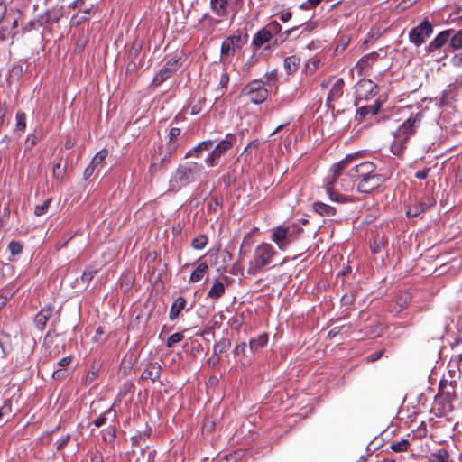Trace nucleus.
<instances>
[{"instance_id": "0eeeda50", "label": "nucleus", "mask_w": 462, "mask_h": 462, "mask_svg": "<svg viewBox=\"0 0 462 462\" xmlns=\"http://www.w3.org/2000/svg\"><path fill=\"white\" fill-rule=\"evenodd\" d=\"M281 30L282 26L280 23L276 21H273L254 34L252 44L254 47L259 48L264 43L269 42L274 35L281 32Z\"/></svg>"}, {"instance_id": "2f4dec72", "label": "nucleus", "mask_w": 462, "mask_h": 462, "mask_svg": "<svg viewBox=\"0 0 462 462\" xmlns=\"http://www.w3.org/2000/svg\"><path fill=\"white\" fill-rule=\"evenodd\" d=\"M213 141L207 140L199 143L192 152H189L188 155H191L192 152H194L197 156L199 155V152L201 151H208L213 147Z\"/></svg>"}, {"instance_id": "37998d69", "label": "nucleus", "mask_w": 462, "mask_h": 462, "mask_svg": "<svg viewBox=\"0 0 462 462\" xmlns=\"http://www.w3.org/2000/svg\"><path fill=\"white\" fill-rule=\"evenodd\" d=\"M8 248L13 255H17L22 253L23 246L17 241L10 242Z\"/></svg>"}, {"instance_id": "6e6552de", "label": "nucleus", "mask_w": 462, "mask_h": 462, "mask_svg": "<svg viewBox=\"0 0 462 462\" xmlns=\"http://www.w3.org/2000/svg\"><path fill=\"white\" fill-rule=\"evenodd\" d=\"M271 239L280 250H285L294 241L295 236L291 232L290 226H279L273 229Z\"/></svg>"}, {"instance_id": "09e8293b", "label": "nucleus", "mask_w": 462, "mask_h": 462, "mask_svg": "<svg viewBox=\"0 0 462 462\" xmlns=\"http://www.w3.org/2000/svg\"><path fill=\"white\" fill-rule=\"evenodd\" d=\"M95 171H97V170L91 164H89L84 171V179L88 180L91 176H93Z\"/></svg>"}, {"instance_id": "f03ea898", "label": "nucleus", "mask_w": 462, "mask_h": 462, "mask_svg": "<svg viewBox=\"0 0 462 462\" xmlns=\"http://www.w3.org/2000/svg\"><path fill=\"white\" fill-rule=\"evenodd\" d=\"M276 251L271 244L262 242L254 250L248 263L247 273L255 276L261 273L276 255Z\"/></svg>"}, {"instance_id": "7c9ffc66", "label": "nucleus", "mask_w": 462, "mask_h": 462, "mask_svg": "<svg viewBox=\"0 0 462 462\" xmlns=\"http://www.w3.org/2000/svg\"><path fill=\"white\" fill-rule=\"evenodd\" d=\"M449 47L452 49V51L459 50L462 48V29L459 30L455 33L453 37H450L449 41Z\"/></svg>"}, {"instance_id": "9b49d317", "label": "nucleus", "mask_w": 462, "mask_h": 462, "mask_svg": "<svg viewBox=\"0 0 462 462\" xmlns=\"http://www.w3.org/2000/svg\"><path fill=\"white\" fill-rule=\"evenodd\" d=\"M375 165L372 162H363L354 167L348 172L353 181L357 182L361 179H366L375 173Z\"/></svg>"}, {"instance_id": "69168bd1", "label": "nucleus", "mask_w": 462, "mask_h": 462, "mask_svg": "<svg viewBox=\"0 0 462 462\" xmlns=\"http://www.w3.org/2000/svg\"><path fill=\"white\" fill-rule=\"evenodd\" d=\"M291 18V12H284L281 14L280 19L282 22L286 23Z\"/></svg>"}, {"instance_id": "bb28decb", "label": "nucleus", "mask_w": 462, "mask_h": 462, "mask_svg": "<svg viewBox=\"0 0 462 462\" xmlns=\"http://www.w3.org/2000/svg\"><path fill=\"white\" fill-rule=\"evenodd\" d=\"M107 155L108 151L106 149H102L92 159L90 164L97 170V172L103 167L105 160L107 157Z\"/></svg>"}, {"instance_id": "4c0bfd02", "label": "nucleus", "mask_w": 462, "mask_h": 462, "mask_svg": "<svg viewBox=\"0 0 462 462\" xmlns=\"http://www.w3.org/2000/svg\"><path fill=\"white\" fill-rule=\"evenodd\" d=\"M51 199H46L42 204L37 205L34 209V214L38 217L44 215L50 207Z\"/></svg>"}, {"instance_id": "3c124183", "label": "nucleus", "mask_w": 462, "mask_h": 462, "mask_svg": "<svg viewBox=\"0 0 462 462\" xmlns=\"http://www.w3.org/2000/svg\"><path fill=\"white\" fill-rule=\"evenodd\" d=\"M71 361H72L71 356H64L58 362V365L60 367H66L71 363Z\"/></svg>"}, {"instance_id": "c85d7f7f", "label": "nucleus", "mask_w": 462, "mask_h": 462, "mask_svg": "<svg viewBox=\"0 0 462 462\" xmlns=\"http://www.w3.org/2000/svg\"><path fill=\"white\" fill-rule=\"evenodd\" d=\"M300 65V58L290 56L284 60V68L289 74L294 73Z\"/></svg>"}, {"instance_id": "473e14b6", "label": "nucleus", "mask_w": 462, "mask_h": 462, "mask_svg": "<svg viewBox=\"0 0 462 462\" xmlns=\"http://www.w3.org/2000/svg\"><path fill=\"white\" fill-rule=\"evenodd\" d=\"M16 125L15 128L17 131L23 132L26 128V115L23 111H18L16 113Z\"/></svg>"}, {"instance_id": "79ce46f5", "label": "nucleus", "mask_w": 462, "mask_h": 462, "mask_svg": "<svg viewBox=\"0 0 462 462\" xmlns=\"http://www.w3.org/2000/svg\"><path fill=\"white\" fill-rule=\"evenodd\" d=\"M12 412L11 403L8 402H5V403L0 407V420L5 417L10 416Z\"/></svg>"}, {"instance_id": "a211bd4d", "label": "nucleus", "mask_w": 462, "mask_h": 462, "mask_svg": "<svg viewBox=\"0 0 462 462\" xmlns=\"http://www.w3.org/2000/svg\"><path fill=\"white\" fill-rule=\"evenodd\" d=\"M379 58V54L375 51L368 53L362 57L356 65V69L359 75L366 73L369 68Z\"/></svg>"}, {"instance_id": "774afa93", "label": "nucleus", "mask_w": 462, "mask_h": 462, "mask_svg": "<svg viewBox=\"0 0 462 462\" xmlns=\"http://www.w3.org/2000/svg\"><path fill=\"white\" fill-rule=\"evenodd\" d=\"M5 116V109L4 107H0V126L4 123V117Z\"/></svg>"}, {"instance_id": "603ef678", "label": "nucleus", "mask_w": 462, "mask_h": 462, "mask_svg": "<svg viewBox=\"0 0 462 462\" xmlns=\"http://www.w3.org/2000/svg\"><path fill=\"white\" fill-rule=\"evenodd\" d=\"M96 378H97V372H95V371L88 372L86 376V379H85V383L89 385L96 380Z\"/></svg>"}, {"instance_id": "72a5a7b5", "label": "nucleus", "mask_w": 462, "mask_h": 462, "mask_svg": "<svg viewBox=\"0 0 462 462\" xmlns=\"http://www.w3.org/2000/svg\"><path fill=\"white\" fill-rule=\"evenodd\" d=\"M208 244V237L205 235H199L193 238L191 245L196 250L203 249Z\"/></svg>"}, {"instance_id": "c9c22d12", "label": "nucleus", "mask_w": 462, "mask_h": 462, "mask_svg": "<svg viewBox=\"0 0 462 462\" xmlns=\"http://www.w3.org/2000/svg\"><path fill=\"white\" fill-rule=\"evenodd\" d=\"M409 441L407 439H402L397 442L391 444V449L394 452H402L408 448Z\"/></svg>"}, {"instance_id": "a878e982", "label": "nucleus", "mask_w": 462, "mask_h": 462, "mask_svg": "<svg viewBox=\"0 0 462 462\" xmlns=\"http://www.w3.org/2000/svg\"><path fill=\"white\" fill-rule=\"evenodd\" d=\"M313 208L321 216L332 217L336 215V208L323 202H315L313 204Z\"/></svg>"}, {"instance_id": "2eb2a0df", "label": "nucleus", "mask_w": 462, "mask_h": 462, "mask_svg": "<svg viewBox=\"0 0 462 462\" xmlns=\"http://www.w3.org/2000/svg\"><path fill=\"white\" fill-rule=\"evenodd\" d=\"M174 149L175 147L172 145L169 151L165 152L163 154L160 152L159 154L152 156L149 168L150 172L153 174L163 168L169 162L171 151Z\"/></svg>"}, {"instance_id": "864d4df0", "label": "nucleus", "mask_w": 462, "mask_h": 462, "mask_svg": "<svg viewBox=\"0 0 462 462\" xmlns=\"http://www.w3.org/2000/svg\"><path fill=\"white\" fill-rule=\"evenodd\" d=\"M421 213L420 209L419 208L418 206H415L413 208H410L407 212H406V215L408 217H416L418 215H420Z\"/></svg>"}, {"instance_id": "4be33fe9", "label": "nucleus", "mask_w": 462, "mask_h": 462, "mask_svg": "<svg viewBox=\"0 0 462 462\" xmlns=\"http://www.w3.org/2000/svg\"><path fill=\"white\" fill-rule=\"evenodd\" d=\"M53 309L46 307L35 316L34 321L39 329L43 330L48 320L52 316Z\"/></svg>"}, {"instance_id": "f8f14e48", "label": "nucleus", "mask_w": 462, "mask_h": 462, "mask_svg": "<svg viewBox=\"0 0 462 462\" xmlns=\"http://www.w3.org/2000/svg\"><path fill=\"white\" fill-rule=\"evenodd\" d=\"M179 60L171 58L166 61L164 66L160 71L153 77L151 86L156 88L164 82L171 74L179 68Z\"/></svg>"}, {"instance_id": "bf43d9fd", "label": "nucleus", "mask_w": 462, "mask_h": 462, "mask_svg": "<svg viewBox=\"0 0 462 462\" xmlns=\"http://www.w3.org/2000/svg\"><path fill=\"white\" fill-rule=\"evenodd\" d=\"M228 81H229L228 74L226 72L223 73L220 78V81H219V84L221 85V87H223V88L226 87L228 84Z\"/></svg>"}, {"instance_id": "f257e3e1", "label": "nucleus", "mask_w": 462, "mask_h": 462, "mask_svg": "<svg viewBox=\"0 0 462 462\" xmlns=\"http://www.w3.org/2000/svg\"><path fill=\"white\" fill-rule=\"evenodd\" d=\"M422 117L423 116L420 112L411 115L393 133V141L391 144V152L393 154L401 155L403 152L408 140L415 134L416 129L420 125Z\"/></svg>"}, {"instance_id": "b1692460", "label": "nucleus", "mask_w": 462, "mask_h": 462, "mask_svg": "<svg viewBox=\"0 0 462 462\" xmlns=\"http://www.w3.org/2000/svg\"><path fill=\"white\" fill-rule=\"evenodd\" d=\"M213 12L219 17L227 14L228 0H210Z\"/></svg>"}, {"instance_id": "ea45409f", "label": "nucleus", "mask_w": 462, "mask_h": 462, "mask_svg": "<svg viewBox=\"0 0 462 462\" xmlns=\"http://www.w3.org/2000/svg\"><path fill=\"white\" fill-rule=\"evenodd\" d=\"M112 412V408L107 409L104 413L100 414L94 421V425L97 428L104 425L106 421V415Z\"/></svg>"}, {"instance_id": "1a4fd4ad", "label": "nucleus", "mask_w": 462, "mask_h": 462, "mask_svg": "<svg viewBox=\"0 0 462 462\" xmlns=\"http://www.w3.org/2000/svg\"><path fill=\"white\" fill-rule=\"evenodd\" d=\"M377 94L376 85L370 79H361L356 86V105L369 100Z\"/></svg>"}, {"instance_id": "412c9836", "label": "nucleus", "mask_w": 462, "mask_h": 462, "mask_svg": "<svg viewBox=\"0 0 462 462\" xmlns=\"http://www.w3.org/2000/svg\"><path fill=\"white\" fill-rule=\"evenodd\" d=\"M161 370L162 367L158 363H151L143 370L142 378L144 380H151L152 382H155L160 377Z\"/></svg>"}, {"instance_id": "ddd939ff", "label": "nucleus", "mask_w": 462, "mask_h": 462, "mask_svg": "<svg viewBox=\"0 0 462 462\" xmlns=\"http://www.w3.org/2000/svg\"><path fill=\"white\" fill-rule=\"evenodd\" d=\"M385 178L382 174L374 173L366 179H361L356 186L360 193H371L378 189L383 182Z\"/></svg>"}, {"instance_id": "6ab92c4d", "label": "nucleus", "mask_w": 462, "mask_h": 462, "mask_svg": "<svg viewBox=\"0 0 462 462\" xmlns=\"http://www.w3.org/2000/svg\"><path fill=\"white\" fill-rule=\"evenodd\" d=\"M380 108V104L375 101L374 104L360 106L356 114V119L358 122H363L368 116H375Z\"/></svg>"}, {"instance_id": "58836bf2", "label": "nucleus", "mask_w": 462, "mask_h": 462, "mask_svg": "<svg viewBox=\"0 0 462 462\" xmlns=\"http://www.w3.org/2000/svg\"><path fill=\"white\" fill-rule=\"evenodd\" d=\"M183 337H183L182 333H180V332L174 333L169 337L166 346L168 347H172L175 344L180 342L183 339Z\"/></svg>"}, {"instance_id": "5fc2aeb1", "label": "nucleus", "mask_w": 462, "mask_h": 462, "mask_svg": "<svg viewBox=\"0 0 462 462\" xmlns=\"http://www.w3.org/2000/svg\"><path fill=\"white\" fill-rule=\"evenodd\" d=\"M65 376H66V372L64 370H61V369L55 370L53 372V374H52V377L55 380H62V379L65 378Z\"/></svg>"}, {"instance_id": "393cba45", "label": "nucleus", "mask_w": 462, "mask_h": 462, "mask_svg": "<svg viewBox=\"0 0 462 462\" xmlns=\"http://www.w3.org/2000/svg\"><path fill=\"white\" fill-rule=\"evenodd\" d=\"M268 339H269V337H268L267 333H263V334L259 335L257 337L252 338L249 341V347H250L251 351H253V352L259 351L261 348H263L264 346H266Z\"/></svg>"}, {"instance_id": "7ed1b4c3", "label": "nucleus", "mask_w": 462, "mask_h": 462, "mask_svg": "<svg viewBox=\"0 0 462 462\" xmlns=\"http://www.w3.org/2000/svg\"><path fill=\"white\" fill-rule=\"evenodd\" d=\"M203 166L194 162H188L179 165L171 179V186L172 188H180L195 181L201 174Z\"/></svg>"}, {"instance_id": "a19ab883", "label": "nucleus", "mask_w": 462, "mask_h": 462, "mask_svg": "<svg viewBox=\"0 0 462 462\" xmlns=\"http://www.w3.org/2000/svg\"><path fill=\"white\" fill-rule=\"evenodd\" d=\"M39 139H40V136L36 133L30 134L27 136L26 141H25L26 149L32 148L37 143Z\"/></svg>"}, {"instance_id": "338daca9", "label": "nucleus", "mask_w": 462, "mask_h": 462, "mask_svg": "<svg viewBox=\"0 0 462 462\" xmlns=\"http://www.w3.org/2000/svg\"><path fill=\"white\" fill-rule=\"evenodd\" d=\"M5 13H6V5L3 3H0V22L4 18Z\"/></svg>"}, {"instance_id": "f704fd0d", "label": "nucleus", "mask_w": 462, "mask_h": 462, "mask_svg": "<svg viewBox=\"0 0 462 462\" xmlns=\"http://www.w3.org/2000/svg\"><path fill=\"white\" fill-rule=\"evenodd\" d=\"M230 345L231 342L228 339H222L216 343L213 346L214 355H218L219 353L226 351L230 346Z\"/></svg>"}, {"instance_id": "dca6fc26", "label": "nucleus", "mask_w": 462, "mask_h": 462, "mask_svg": "<svg viewBox=\"0 0 462 462\" xmlns=\"http://www.w3.org/2000/svg\"><path fill=\"white\" fill-rule=\"evenodd\" d=\"M240 41V36H230L226 39L221 46V58L226 59L233 56L236 52V48L239 46Z\"/></svg>"}, {"instance_id": "39448f33", "label": "nucleus", "mask_w": 462, "mask_h": 462, "mask_svg": "<svg viewBox=\"0 0 462 462\" xmlns=\"http://www.w3.org/2000/svg\"><path fill=\"white\" fill-rule=\"evenodd\" d=\"M242 94L247 96L249 100L254 104H261L266 100L268 91L261 80H252L242 90Z\"/></svg>"}, {"instance_id": "c03bdc74", "label": "nucleus", "mask_w": 462, "mask_h": 462, "mask_svg": "<svg viewBox=\"0 0 462 462\" xmlns=\"http://www.w3.org/2000/svg\"><path fill=\"white\" fill-rule=\"evenodd\" d=\"M97 273V271L94 270V269H87L82 276H81V280L83 282L85 283H88L90 282V281L94 278V276L96 275Z\"/></svg>"}, {"instance_id": "e2e57ef3", "label": "nucleus", "mask_w": 462, "mask_h": 462, "mask_svg": "<svg viewBox=\"0 0 462 462\" xmlns=\"http://www.w3.org/2000/svg\"><path fill=\"white\" fill-rule=\"evenodd\" d=\"M433 202L431 200H430L428 203H425V202H422L420 203V205L419 206V208L420 209L421 212H424L426 211L427 209H429L430 207L433 206Z\"/></svg>"}, {"instance_id": "680f3d73", "label": "nucleus", "mask_w": 462, "mask_h": 462, "mask_svg": "<svg viewBox=\"0 0 462 462\" xmlns=\"http://www.w3.org/2000/svg\"><path fill=\"white\" fill-rule=\"evenodd\" d=\"M84 4V0H75L69 5L72 9L80 8Z\"/></svg>"}, {"instance_id": "f3484780", "label": "nucleus", "mask_w": 462, "mask_h": 462, "mask_svg": "<svg viewBox=\"0 0 462 462\" xmlns=\"http://www.w3.org/2000/svg\"><path fill=\"white\" fill-rule=\"evenodd\" d=\"M451 31H442L426 47L428 52H433L442 48L450 39Z\"/></svg>"}, {"instance_id": "6e6d98bb", "label": "nucleus", "mask_w": 462, "mask_h": 462, "mask_svg": "<svg viewBox=\"0 0 462 462\" xmlns=\"http://www.w3.org/2000/svg\"><path fill=\"white\" fill-rule=\"evenodd\" d=\"M180 134V128H178V127H172V128L170 130V133H169L170 141L174 140V139H175L176 137H178Z\"/></svg>"}, {"instance_id": "de8ad7c7", "label": "nucleus", "mask_w": 462, "mask_h": 462, "mask_svg": "<svg viewBox=\"0 0 462 462\" xmlns=\"http://www.w3.org/2000/svg\"><path fill=\"white\" fill-rule=\"evenodd\" d=\"M245 349H246V344L245 342H243L235 347L234 355L240 356L245 352Z\"/></svg>"}, {"instance_id": "e433bc0d", "label": "nucleus", "mask_w": 462, "mask_h": 462, "mask_svg": "<svg viewBox=\"0 0 462 462\" xmlns=\"http://www.w3.org/2000/svg\"><path fill=\"white\" fill-rule=\"evenodd\" d=\"M448 459V453L446 450H439L436 454H432L430 462H447Z\"/></svg>"}, {"instance_id": "8fccbe9b", "label": "nucleus", "mask_w": 462, "mask_h": 462, "mask_svg": "<svg viewBox=\"0 0 462 462\" xmlns=\"http://www.w3.org/2000/svg\"><path fill=\"white\" fill-rule=\"evenodd\" d=\"M69 435H66L65 437L61 438L60 440L57 441V449L60 450L62 449L69 442Z\"/></svg>"}, {"instance_id": "49530a36", "label": "nucleus", "mask_w": 462, "mask_h": 462, "mask_svg": "<svg viewBox=\"0 0 462 462\" xmlns=\"http://www.w3.org/2000/svg\"><path fill=\"white\" fill-rule=\"evenodd\" d=\"M430 171V168H424L421 171H418L415 173V177L419 180H424L428 177Z\"/></svg>"}, {"instance_id": "0e129e2a", "label": "nucleus", "mask_w": 462, "mask_h": 462, "mask_svg": "<svg viewBox=\"0 0 462 462\" xmlns=\"http://www.w3.org/2000/svg\"><path fill=\"white\" fill-rule=\"evenodd\" d=\"M91 462H103L102 455L99 452H96L91 457Z\"/></svg>"}, {"instance_id": "9d476101", "label": "nucleus", "mask_w": 462, "mask_h": 462, "mask_svg": "<svg viewBox=\"0 0 462 462\" xmlns=\"http://www.w3.org/2000/svg\"><path fill=\"white\" fill-rule=\"evenodd\" d=\"M433 29L428 20H424L420 24L414 27L409 33L410 41L416 46H420L425 42L426 39L430 36Z\"/></svg>"}, {"instance_id": "5701e85b", "label": "nucleus", "mask_w": 462, "mask_h": 462, "mask_svg": "<svg viewBox=\"0 0 462 462\" xmlns=\"http://www.w3.org/2000/svg\"><path fill=\"white\" fill-rule=\"evenodd\" d=\"M185 306L186 300L183 297H178L171 307L169 319L171 320L176 319L180 313L184 310Z\"/></svg>"}, {"instance_id": "cd10ccee", "label": "nucleus", "mask_w": 462, "mask_h": 462, "mask_svg": "<svg viewBox=\"0 0 462 462\" xmlns=\"http://www.w3.org/2000/svg\"><path fill=\"white\" fill-rule=\"evenodd\" d=\"M208 265L206 263H200L197 266L195 271L191 273L189 281L191 282H197L200 281L203 278V276L205 275V273L208 272Z\"/></svg>"}, {"instance_id": "c756f323", "label": "nucleus", "mask_w": 462, "mask_h": 462, "mask_svg": "<svg viewBox=\"0 0 462 462\" xmlns=\"http://www.w3.org/2000/svg\"><path fill=\"white\" fill-rule=\"evenodd\" d=\"M225 293V286L221 282H216L208 292V297L213 300H217Z\"/></svg>"}, {"instance_id": "20e7f679", "label": "nucleus", "mask_w": 462, "mask_h": 462, "mask_svg": "<svg viewBox=\"0 0 462 462\" xmlns=\"http://www.w3.org/2000/svg\"><path fill=\"white\" fill-rule=\"evenodd\" d=\"M356 157L355 154L346 155L345 159L340 161L338 163L334 164L332 166V177L326 184V191L329 197V199L336 202H345L346 201V198L339 193H337L333 190V184L337 181L338 176L340 175L341 171L346 169L348 163Z\"/></svg>"}, {"instance_id": "4468645a", "label": "nucleus", "mask_w": 462, "mask_h": 462, "mask_svg": "<svg viewBox=\"0 0 462 462\" xmlns=\"http://www.w3.org/2000/svg\"><path fill=\"white\" fill-rule=\"evenodd\" d=\"M438 397L444 403H451L457 398L455 385L448 380H441L439 385Z\"/></svg>"}, {"instance_id": "423d86ee", "label": "nucleus", "mask_w": 462, "mask_h": 462, "mask_svg": "<svg viewBox=\"0 0 462 462\" xmlns=\"http://www.w3.org/2000/svg\"><path fill=\"white\" fill-rule=\"evenodd\" d=\"M236 140V138L235 135L231 134H227L226 138L220 141L211 151V152L205 160L206 163L210 167L217 165L218 163L219 158L232 148Z\"/></svg>"}, {"instance_id": "a18cd8bd", "label": "nucleus", "mask_w": 462, "mask_h": 462, "mask_svg": "<svg viewBox=\"0 0 462 462\" xmlns=\"http://www.w3.org/2000/svg\"><path fill=\"white\" fill-rule=\"evenodd\" d=\"M65 167H61L60 162H58L53 167V175L57 179H61L65 172Z\"/></svg>"}, {"instance_id": "052dcab7", "label": "nucleus", "mask_w": 462, "mask_h": 462, "mask_svg": "<svg viewBox=\"0 0 462 462\" xmlns=\"http://www.w3.org/2000/svg\"><path fill=\"white\" fill-rule=\"evenodd\" d=\"M208 362L210 366H216L219 363V357L217 355L213 354V356L208 358Z\"/></svg>"}, {"instance_id": "13d9d810", "label": "nucleus", "mask_w": 462, "mask_h": 462, "mask_svg": "<svg viewBox=\"0 0 462 462\" xmlns=\"http://www.w3.org/2000/svg\"><path fill=\"white\" fill-rule=\"evenodd\" d=\"M452 63L457 67H462V53L456 54L452 59Z\"/></svg>"}, {"instance_id": "4d7b16f0", "label": "nucleus", "mask_w": 462, "mask_h": 462, "mask_svg": "<svg viewBox=\"0 0 462 462\" xmlns=\"http://www.w3.org/2000/svg\"><path fill=\"white\" fill-rule=\"evenodd\" d=\"M382 356H383V351H378V352L371 354L366 358H367L368 362H374V361L378 360Z\"/></svg>"}, {"instance_id": "aec40b11", "label": "nucleus", "mask_w": 462, "mask_h": 462, "mask_svg": "<svg viewBox=\"0 0 462 462\" xmlns=\"http://www.w3.org/2000/svg\"><path fill=\"white\" fill-rule=\"evenodd\" d=\"M344 84L343 79H335L327 97V104L328 106H330L332 102L337 101L342 96Z\"/></svg>"}]
</instances>
